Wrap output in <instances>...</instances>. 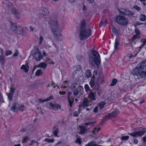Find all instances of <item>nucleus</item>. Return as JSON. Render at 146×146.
Masks as SVG:
<instances>
[{
    "instance_id": "obj_58",
    "label": "nucleus",
    "mask_w": 146,
    "mask_h": 146,
    "mask_svg": "<svg viewBox=\"0 0 146 146\" xmlns=\"http://www.w3.org/2000/svg\"><path fill=\"white\" fill-rule=\"evenodd\" d=\"M76 68L78 69V70L80 71L81 69V66L80 65H77L76 66Z\"/></svg>"
},
{
    "instance_id": "obj_62",
    "label": "nucleus",
    "mask_w": 146,
    "mask_h": 146,
    "mask_svg": "<svg viewBox=\"0 0 146 146\" xmlns=\"http://www.w3.org/2000/svg\"><path fill=\"white\" fill-rule=\"evenodd\" d=\"M41 13H42V14L43 15V16L45 15L46 14L44 11L43 10H41Z\"/></svg>"
},
{
    "instance_id": "obj_49",
    "label": "nucleus",
    "mask_w": 146,
    "mask_h": 146,
    "mask_svg": "<svg viewBox=\"0 0 146 146\" xmlns=\"http://www.w3.org/2000/svg\"><path fill=\"white\" fill-rule=\"evenodd\" d=\"M135 33L137 34L135 35H137L138 36H139V35L140 34V31L139 30L137 29H136L135 30Z\"/></svg>"
},
{
    "instance_id": "obj_25",
    "label": "nucleus",
    "mask_w": 146,
    "mask_h": 146,
    "mask_svg": "<svg viewBox=\"0 0 146 146\" xmlns=\"http://www.w3.org/2000/svg\"><path fill=\"white\" fill-rule=\"evenodd\" d=\"M53 129L55 130L53 132V134L55 136H57V134L59 132L58 128L56 127V126H55L53 127Z\"/></svg>"
},
{
    "instance_id": "obj_3",
    "label": "nucleus",
    "mask_w": 146,
    "mask_h": 146,
    "mask_svg": "<svg viewBox=\"0 0 146 146\" xmlns=\"http://www.w3.org/2000/svg\"><path fill=\"white\" fill-rule=\"evenodd\" d=\"M86 22L84 20L82 21L81 23L80 31V39L83 40L87 38L91 33L90 29H86Z\"/></svg>"
},
{
    "instance_id": "obj_18",
    "label": "nucleus",
    "mask_w": 146,
    "mask_h": 146,
    "mask_svg": "<svg viewBox=\"0 0 146 146\" xmlns=\"http://www.w3.org/2000/svg\"><path fill=\"white\" fill-rule=\"evenodd\" d=\"M79 127L80 130V132L79 133L80 134H84L87 131V129L82 125H79Z\"/></svg>"
},
{
    "instance_id": "obj_56",
    "label": "nucleus",
    "mask_w": 146,
    "mask_h": 146,
    "mask_svg": "<svg viewBox=\"0 0 146 146\" xmlns=\"http://www.w3.org/2000/svg\"><path fill=\"white\" fill-rule=\"evenodd\" d=\"M38 100L39 101V102L40 103H42L45 102H46V101H45V99L43 100L41 99H38Z\"/></svg>"
},
{
    "instance_id": "obj_19",
    "label": "nucleus",
    "mask_w": 146,
    "mask_h": 146,
    "mask_svg": "<svg viewBox=\"0 0 146 146\" xmlns=\"http://www.w3.org/2000/svg\"><path fill=\"white\" fill-rule=\"evenodd\" d=\"M140 41L143 43L141 44V46L138 47L139 51L146 44V38H142L141 39Z\"/></svg>"
},
{
    "instance_id": "obj_33",
    "label": "nucleus",
    "mask_w": 146,
    "mask_h": 146,
    "mask_svg": "<svg viewBox=\"0 0 146 146\" xmlns=\"http://www.w3.org/2000/svg\"><path fill=\"white\" fill-rule=\"evenodd\" d=\"M105 104V103L104 102H102L98 104V106L100 107V109H102Z\"/></svg>"
},
{
    "instance_id": "obj_42",
    "label": "nucleus",
    "mask_w": 146,
    "mask_h": 146,
    "mask_svg": "<svg viewBox=\"0 0 146 146\" xmlns=\"http://www.w3.org/2000/svg\"><path fill=\"white\" fill-rule=\"evenodd\" d=\"M12 53V51L9 50H7L5 52V54L7 56H8L9 55H10Z\"/></svg>"
},
{
    "instance_id": "obj_12",
    "label": "nucleus",
    "mask_w": 146,
    "mask_h": 146,
    "mask_svg": "<svg viewBox=\"0 0 146 146\" xmlns=\"http://www.w3.org/2000/svg\"><path fill=\"white\" fill-rule=\"evenodd\" d=\"M72 94V93L71 92H68L67 94V98L68 100V104L69 106L72 107V106L73 104L74 103V99L72 96H71H71Z\"/></svg>"
},
{
    "instance_id": "obj_43",
    "label": "nucleus",
    "mask_w": 146,
    "mask_h": 146,
    "mask_svg": "<svg viewBox=\"0 0 146 146\" xmlns=\"http://www.w3.org/2000/svg\"><path fill=\"white\" fill-rule=\"evenodd\" d=\"M96 121H94L93 122H88V123H85L84 124L85 125L87 126L88 125H91L95 123H96Z\"/></svg>"
},
{
    "instance_id": "obj_17",
    "label": "nucleus",
    "mask_w": 146,
    "mask_h": 146,
    "mask_svg": "<svg viewBox=\"0 0 146 146\" xmlns=\"http://www.w3.org/2000/svg\"><path fill=\"white\" fill-rule=\"evenodd\" d=\"M96 94V92L94 93L92 91L90 92V93L89 94V96L90 98L91 99L90 101L93 100L94 101L96 100V98L95 97V94Z\"/></svg>"
},
{
    "instance_id": "obj_28",
    "label": "nucleus",
    "mask_w": 146,
    "mask_h": 146,
    "mask_svg": "<svg viewBox=\"0 0 146 146\" xmlns=\"http://www.w3.org/2000/svg\"><path fill=\"white\" fill-rule=\"evenodd\" d=\"M140 20L142 21H145L146 20V16L144 14H141L140 15Z\"/></svg>"
},
{
    "instance_id": "obj_32",
    "label": "nucleus",
    "mask_w": 146,
    "mask_h": 146,
    "mask_svg": "<svg viewBox=\"0 0 146 146\" xmlns=\"http://www.w3.org/2000/svg\"><path fill=\"white\" fill-rule=\"evenodd\" d=\"M117 82V80L115 78H113L112 81V82L110 84V86H113L115 85Z\"/></svg>"
},
{
    "instance_id": "obj_30",
    "label": "nucleus",
    "mask_w": 146,
    "mask_h": 146,
    "mask_svg": "<svg viewBox=\"0 0 146 146\" xmlns=\"http://www.w3.org/2000/svg\"><path fill=\"white\" fill-rule=\"evenodd\" d=\"M16 90V89L15 88L13 87V86H11L10 88V91L9 92L10 93L14 94L15 91Z\"/></svg>"
},
{
    "instance_id": "obj_4",
    "label": "nucleus",
    "mask_w": 146,
    "mask_h": 146,
    "mask_svg": "<svg viewBox=\"0 0 146 146\" xmlns=\"http://www.w3.org/2000/svg\"><path fill=\"white\" fill-rule=\"evenodd\" d=\"M89 61L90 64L93 67L95 66L94 63L98 66L100 63V58L99 54L96 51L92 50L89 54Z\"/></svg>"
},
{
    "instance_id": "obj_55",
    "label": "nucleus",
    "mask_w": 146,
    "mask_h": 146,
    "mask_svg": "<svg viewBox=\"0 0 146 146\" xmlns=\"http://www.w3.org/2000/svg\"><path fill=\"white\" fill-rule=\"evenodd\" d=\"M138 142V140L136 139H134L133 143L134 144H137Z\"/></svg>"
},
{
    "instance_id": "obj_39",
    "label": "nucleus",
    "mask_w": 146,
    "mask_h": 146,
    "mask_svg": "<svg viewBox=\"0 0 146 146\" xmlns=\"http://www.w3.org/2000/svg\"><path fill=\"white\" fill-rule=\"evenodd\" d=\"M44 141L46 142H48V143H52L54 141V139H49L48 138H46L45 139Z\"/></svg>"
},
{
    "instance_id": "obj_8",
    "label": "nucleus",
    "mask_w": 146,
    "mask_h": 146,
    "mask_svg": "<svg viewBox=\"0 0 146 146\" xmlns=\"http://www.w3.org/2000/svg\"><path fill=\"white\" fill-rule=\"evenodd\" d=\"M71 89L73 92V94L75 96L77 95L79 93L78 89H79V91L80 92L81 90H83V87L80 85H78L76 83L73 84L71 86Z\"/></svg>"
},
{
    "instance_id": "obj_59",
    "label": "nucleus",
    "mask_w": 146,
    "mask_h": 146,
    "mask_svg": "<svg viewBox=\"0 0 146 146\" xmlns=\"http://www.w3.org/2000/svg\"><path fill=\"white\" fill-rule=\"evenodd\" d=\"M89 3H92L94 2V0H86Z\"/></svg>"
},
{
    "instance_id": "obj_31",
    "label": "nucleus",
    "mask_w": 146,
    "mask_h": 146,
    "mask_svg": "<svg viewBox=\"0 0 146 146\" xmlns=\"http://www.w3.org/2000/svg\"><path fill=\"white\" fill-rule=\"evenodd\" d=\"M42 72L41 70L39 69L37 70L35 73V75L36 76H38L42 75Z\"/></svg>"
},
{
    "instance_id": "obj_53",
    "label": "nucleus",
    "mask_w": 146,
    "mask_h": 146,
    "mask_svg": "<svg viewBox=\"0 0 146 146\" xmlns=\"http://www.w3.org/2000/svg\"><path fill=\"white\" fill-rule=\"evenodd\" d=\"M76 58L78 60H80L82 58V56L80 55H78L76 56Z\"/></svg>"
},
{
    "instance_id": "obj_38",
    "label": "nucleus",
    "mask_w": 146,
    "mask_h": 146,
    "mask_svg": "<svg viewBox=\"0 0 146 146\" xmlns=\"http://www.w3.org/2000/svg\"><path fill=\"white\" fill-rule=\"evenodd\" d=\"M110 114V115L111 117H112L116 116L117 114V112L114 111L112 112Z\"/></svg>"
},
{
    "instance_id": "obj_51",
    "label": "nucleus",
    "mask_w": 146,
    "mask_h": 146,
    "mask_svg": "<svg viewBox=\"0 0 146 146\" xmlns=\"http://www.w3.org/2000/svg\"><path fill=\"white\" fill-rule=\"evenodd\" d=\"M39 39L40 40V42L39 43V44H41L42 42L43 41V38L42 36H40V38H39Z\"/></svg>"
},
{
    "instance_id": "obj_26",
    "label": "nucleus",
    "mask_w": 146,
    "mask_h": 146,
    "mask_svg": "<svg viewBox=\"0 0 146 146\" xmlns=\"http://www.w3.org/2000/svg\"><path fill=\"white\" fill-rule=\"evenodd\" d=\"M76 137L77 139L75 141V143L80 144L81 143V138L78 135H76Z\"/></svg>"
},
{
    "instance_id": "obj_48",
    "label": "nucleus",
    "mask_w": 146,
    "mask_h": 146,
    "mask_svg": "<svg viewBox=\"0 0 146 146\" xmlns=\"http://www.w3.org/2000/svg\"><path fill=\"white\" fill-rule=\"evenodd\" d=\"M98 106L95 107L93 110V112L95 113H97L98 112Z\"/></svg>"
},
{
    "instance_id": "obj_64",
    "label": "nucleus",
    "mask_w": 146,
    "mask_h": 146,
    "mask_svg": "<svg viewBox=\"0 0 146 146\" xmlns=\"http://www.w3.org/2000/svg\"><path fill=\"white\" fill-rule=\"evenodd\" d=\"M143 141L144 142H146V135L143 138Z\"/></svg>"
},
{
    "instance_id": "obj_36",
    "label": "nucleus",
    "mask_w": 146,
    "mask_h": 146,
    "mask_svg": "<svg viewBox=\"0 0 146 146\" xmlns=\"http://www.w3.org/2000/svg\"><path fill=\"white\" fill-rule=\"evenodd\" d=\"M84 88L86 90V91L87 92L90 91V92L92 91L89 87L88 85L87 84H86L84 86Z\"/></svg>"
},
{
    "instance_id": "obj_41",
    "label": "nucleus",
    "mask_w": 146,
    "mask_h": 146,
    "mask_svg": "<svg viewBox=\"0 0 146 146\" xmlns=\"http://www.w3.org/2000/svg\"><path fill=\"white\" fill-rule=\"evenodd\" d=\"M97 72L96 71H94V75L93 76L92 78H91V80H93L94 81H96V79H95V75H97Z\"/></svg>"
},
{
    "instance_id": "obj_7",
    "label": "nucleus",
    "mask_w": 146,
    "mask_h": 146,
    "mask_svg": "<svg viewBox=\"0 0 146 146\" xmlns=\"http://www.w3.org/2000/svg\"><path fill=\"white\" fill-rule=\"evenodd\" d=\"M11 28L13 32L18 34H21L23 31V29L22 27L12 22L11 23Z\"/></svg>"
},
{
    "instance_id": "obj_29",
    "label": "nucleus",
    "mask_w": 146,
    "mask_h": 146,
    "mask_svg": "<svg viewBox=\"0 0 146 146\" xmlns=\"http://www.w3.org/2000/svg\"><path fill=\"white\" fill-rule=\"evenodd\" d=\"M47 66V64L44 62H41L39 64V67L41 68H43L44 69H45Z\"/></svg>"
},
{
    "instance_id": "obj_37",
    "label": "nucleus",
    "mask_w": 146,
    "mask_h": 146,
    "mask_svg": "<svg viewBox=\"0 0 146 146\" xmlns=\"http://www.w3.org/2000/svg\"><path fill=\"white\" fill-rule=\"evenodd\" d=\"M14 94L10 93L7 94V96L8 98V99L10 101L12 100L13 99V96Z\"/></svg>"
},
{
    "instance_id": "obj_10",
    "label": "nucleus",
    "mask_w": 146,
    "mask_h": 146,
    "mask_svg": "<svg viewBox=\"0 0 146 146\" xmlns=\"http://www.w3.org/2000/svg\"><path fill=\"white\" fill-rule=\"evenodd\" d=\"M146 132V128H143L141 131H137L131 133H128V134L133 137H137L138 136H141Z\"/></svg>"
},
{
    "instance_id": "obj_35",
    "label": "nucleus",
    "mask_w": 146,
    "mask_h": 146,
    "mask_svg": "<svg viewBox=\"0 0 146 146\" xmlns=\"http://www.w3.org/2000/svg\"><path fill=\"white\" fill-rule=\"evenodd\" d=\"M18 109L21 111H23L25 109V108L23 105H21L20 106L19 105V107Z\"/></svg>"
},
{
    "instance_id": "obj_23",
    "label": "nucleus",
    "mask_w": 146,
    "mask_h": 146,
    "mask_svg": "<svg viewBox=\"0 0 146 146\" xmlns=\"http://www.w3.org/2000/svg\"><path fill=\"white\" fill-rule=\"evenodd\" d=\"M92 74H91V71L90 70H87L85 72V77L87 78H89L92 77Z\"/></svg>"
},
{
    "instance_id": "obj_47",
    "label": "nucleus",
    "mask_w": 146,
    "mask_h": 146,
    "mask_svg": "<svg viewBox=\"0 0 146 146\" xmlns=\"http://www.w3.org/2000/svg\"><path fill=\"white\" fill-rule=\"evenodd\" d=\"M107 24L106 22H105V21H102L101 22L100 24V26H105Z\"/></svg>"
},
{
    "instance_id": "obj_2",
    "label": "nucleus",
    "mask_w": 146,
    "mask_h": 146,
    "mask_svg": "<svg viewBox=\"0 0 146 146\" xmlns=\"http://www.w3.org/2000/svg\"><path fill=\"white\" fill-rule=\"evenodd\" d=\"M52 32L58 40L61 41L62 38V36L60 33L59 27L58 25V22L56 19L51 20L49 22Z\"/></svg>"
},
{
    "instance_id": "obj_24",
    "label": "nucleus",
    "mask_w": 146,
    "mask_h": 146,
    "mask_svg": "<svg viewBox=\"0 0 146 146\" xmlns=\"http://www.w3.org/2000/svg\"><path fill=\"white\" fill-rule=\"evenodd\" d=\"M19 107V104L17 103H14L12 108H11V110L12 111H15L16 109L18 108Z\"/></svg>"
},
{
    "instance_id": "obj_61",
    "label": "nucleus",
    "mask_w": 146,
    "mask_h": 146,
    "mask_svg": "<svg viewBox=\"0 0 146 146\" xmlns=\"http://www.w3.org/2000/svg\"><path fill=\"white\" fill-rule=\"evenodd\" d=\"M127 56H128L129 58L130 59H131V58L133 56V55L132 54H128L127 55Z\"/></svg>"
},
{
    "instance_id": "obj_5",
    "label": "nucleus",
    "mask_w": 146,
    "mask_h": 146,
    "mask_svg": "<svg viewBox=\"0 0 146 146\" xmlns=\"http://www.w3.org/2000/svg\"><path fill=\"white\" fill-rule=\"evenodd\" d=\"M115 21L118 24L122 26H127L128 24V19L123 15H117Z\"/></svg>"
},
{
    "instance_id": "obj_44",
    "label": "nucleus",
    "mask_w": 146,
    "mask_h": 146,
    "mask_svg": "<svg viewBox=\"0 0 146 146\" xmlns=\"http://www.w3.org/2000/svg\"><path fill=\"white\" fill-rule=\"evenodd\" d=\"M133 7L138 11H139L141 9L140 7H138L137 5H135Z\"/></svg>"
},
{
    "instance_id": "obj_45",
    "label": "nucleus",
    "mask_w": 146,
    "mask_h": 146,
    "mask_svg": "<svg viewBox=\"0 0 146 146\" xmlns=\"http://www.w3.org/2000/svg\"><path fill=\"white\" fill-rule=\"evenodd\" d=\"M28 139L27 137H26L23 138V140L22 141V142L23 143H25L26 142L27 140Z\"/></svg>"
},
{
    "instance_id": "obj_63",
    "label": "nucleus",
    "mask_w": 146,
    "mask_h": 146,
    "mask_svg": "<svg viewBox=\"0 0 146 146\" xmlns=\"http://www.w3.org/2000/svg\"><path fill=\"white\" fill-rule=\"evenodd\" d=\"M83 6H84V7L82 8L83 10L84 11L86 10L87 9V8H86V6L84 4H83Z\"/></svg>"
},
{
    "instance_id": "obj_50",
    "label": "nucleus",
    "mask_w": 146,
    "mask_h": 146,
    "mask_svg": "<svg viewBox=\"0 0 146 146\" xmlns=\"http://www.w3.org/2000/svg\"><path fill=\"white\" fill-rule=\"evenodd\" d=\"M105 81L104 80V77L103 76H102L101 77V82L102 84L104 83Z\"/></svg>"
},
{
    "instance_id": "obj_14",
    "label": "nucleus",
    "mask_w": 146,
    "mask_h": 146,
    "mask_svg": "<svg viewBox=\"0 0 146 146\" xmlns=\"http://www.w3.org/2000/svg\"><path fill=\"white\" fill-rule=\"evenodd\" d=\"M140 37L137 35H134L129 40L132 44H135L140 39Z\"/></svg>"
},
{
    "instance_id": "obj_52",
    "label": "nucleus",
    "mask_w": 146,
    "mask_h": 146,
    "mask_svg": "<svg viewBox=\"0 0 146 146\" xmlns=\"http://www.w3.org/2000/svg\"><path fill=\"white\" fill-rule=\"evenodd\" d=\"M0 52L1 53V55H4V51L3 49L1 48H0Z\"/></svg>"
},
{
    "instance_id": "obj_20",
    "label": "nucleus",
    "mask_w": 146,
    "mask_h": 146,
    "mask_svg": "<svg viewBox=\"0 0 146 146\" xmlns=\"http://www.w3.org/2000/svg\"><path fill=\"white\" fill-rule=\"evenodd\" d=\"M49 105L51 106L54 109H60L61 107V106L57 104H53L52 102H50Z\"/></svg>"
},
{
    "instance_id": "obj_54",
    "label": "nucleus",
    "mask_w": 146,
    "mask_h": 146,
    "mask_svg": "<svg viewBox=\"0 0 146 146\" xmlns=\"http://www.w3.org/2000/svg\"><path fill=\"white\" fill-rule=\"evenodd\" d=\"M59 94L60 95H62L66 94V92L65 91H60Z\"/></svg>"
},
{
    "instance_id": "obj_13",
    "label": "nucleus",
    "mask_w": 146,
    "mask_h": 146,
    "mask_svg": "<svg viewBox=\"0 0 146 146\" xmlns=\"http://www.w3.org/2000/svg\"><path fill=\"white\" fill-rule=\"evenodd\" d=\"M37 52H35L33 54V58L36 61H39L42 59V56L41 55L38 48H37Z\"/></svg>"
},
{
    "instance_id": "obj_6",
    "label": "nucleus",
    "mask_w": 146,
    "mask_h": 146,
    "mask_svg": "<svg viewBox=\"0 0 146 146\" xmlns=\"http://www.w3.org/2000/svg\"><path fill=\"white\" fill-rule=\"evenodd\" d=\"M5 5L8 7V8H6V10L5 11L6 14H9L11 13L16 16L19 14V12L13 7V4L11 2H9L8 5L5 4Z\"/></svg>"
},
{
    "instance_id": "obj_57",
    "label": "nucleus",
    "mask_w": 146,
    "mask_h": 146,
    "mask_svg": "<svg viewBox=\"0 0 146 146\" xmlns=\"http://www.w3.org/2000/svg\"><path fill=\"white\" fill-rule=\"evenodd\" d=\"M18 54H19V52L17 51L16 52H15V53L13 54V56H15V57H16L17 56V55H18Z\"/></svg>"
},
{
    "instance_id": "obj_11",
    "label": "nucleus",
    "mask_w": 146,
    "mask_h": 146,
    "mask_svg": "<svg viewBox=\"0 0 146 146\" xmlns=\"http://www.w3.org/2000/svg\"><path fill=\"white\" fill-rule=\"evenodd\" d=\"M99 80L97 79L96 81H94L93 80H91L89 82L90 87L93 88V89L96 91L98 90L99 88Z\"/></svg>"
},
{
    "instance_id": "obj_16",
    "label": "nucleus",
    "mask_w": 146,
    "mask_h": 146,
    "mask_svg": "<svg viewBox=\"0 0 146 146\" xmlns=\"http://www.w3.org/2000/svg\"><path fill=\"white\" fill-rule=\"evenodd\" d=\"M28 63H26L25 65H22L21 67V69L23 70L25 72H27L29 69V67L28 65Z\"/></svg>"
},
{
    "instance_id": "obj_9",
    "label": "nucleus",
    "mask_w": 146,
    "mask_h": 146,
    "mask_svg": "<svg viewBox=\"0 0 146 146\" xmlns=\"http://www.w3.org/2000/svg\"><path fill=\"white\" fill-rule=\"evenodd\" d=\"M118 10L120 13L124 16H127L129 17H130L134 14V13L133 11L126 9L121 8L118 9Z\"/></svg>"
},
{
    "instance_id": "obj_40",
    "label": "nucleus",
    "mask_w": 146,
    "mask_h": 146,
    "mask_svg": "<svg viewBox=\"0 0 146 146\" xmlns=\"http://www.w3.org/2000/svg\"><path fill=\"white\" fill-rule=\"evenodd\" d=\"M129 136H122L121 138V139L123 141H125L127 140L129 138Z\"/></svg>"
},
{
    "instance_id": "obj_15",
    "label": "nucleus",
    "mask_w": 146,
    "mask_h": 146,
    "mask_svg": "<svg viewBox=\"0 0 146 146\" xmlns=\"http://www.w3.org/2000/svg\"><path fill=\"white\" fill-rule=\"evenodd\" d=\"M120 45L119 38L117 36L115 40V42L114 44L115 49L116 50L118 49V47Z\"/></svg>"
},
{
    "instance_id": "obj_34",
    "label": "nucleus",
    "mask_w": 146,
    "mask_h": 146,
    "mask_svg": "<svg viewBox=\"0 0 146 146\" xmlns=\"http://www.w3.org/2000/svg\"><path fill=\"white\" fill-rule=\"evenodd\" d=\"M112 31L114 34L117 35L119 33V31L117 30L114 27H113L112 28Z\"/></svg>"
},
{
    "instance_id": "obj_1",
    "label": "nucleus",
    "mask_w": 146,
    "mask_h": 146,
    "mask_svg": "<svg viewBox=\"0 0 146 146\" xmlns=\"http://www.w3.org/2000/svg\"><path fill=\"white\" fill-rule=\"evenodd\" d=\"M134 76H136L138 79L146 77V60L140 63L132 71Z\"/></svg>"
},
{
    "instance_id": "obj_22",
    "label": "nucleus",
    "mask_w": 146,
    "mask_h": 146,
    "mask_svg": "<svg viewBox=\"0 0 146 146\" xmlns=\"http://www.w3.org/2000/svg\"><path fill=\"white\" fill-rule=\"evenodd\" d=\"M89 101L87 98H85L82 102V105L84 107H87L88 106Z\"/></svg>"
},
{
    "instance_id": "obj_60",
    "label": "nucleus",
    "mask_w": 146,
    "mask_h": 146,
    "mask_svg": "<svg viewBox=\"0 0 146 146\" xmlns=\"http://www.w3.org/2000/svg\"><path fill=\"white\" fill-rule=\"evenodd\" d=\"M74 116H76V117H78V112L77 111H75L74 112Z\"/></svg>"
},
{
    "instance_id": "obj_27",
    "label": "nucleus",
    "mask_w": 146,
    "mask_h": 146,
    "mask_svg": "<svg viewBox=\"0 0 146 146\" xmlns=\"http://www.w3.org/2000/svg\"><path fill=\"white\" fill-rule=\"evenodd\" d=\"M0 61L3 65L5 63L6 60H5L4 55H1L0 56Z\"/></svg>"
},
{
    "instance_id": "obj_46",
    "label": "nucleus",
    "mask_w": 146,
    "mask_h": 146,
    "mask_svg": "<svg viewBox=\"0 0 146 146\" xmlns=\"http://www.w3.org/2000/svg\"><path fill=\"white\" fill-rule=\"evenodd\" d=\"M53 98V96H50L49 97L47 98H46L45 99V101L46 102H47L48 101H49L51 99H52Z\"/></svg>"
},
{
    "instance_id": "obj_21",
    "label": "nucleus",
    "mask_w": 146,
    "mask_h": 146,
    "mask_svg": "<svg viewBox=\"0 0 146 146\" xmlns=\"http://www.w3.org/2000/svg\"><path fill=\"white\" fill-rule=\"evenodd\" d=\"M110 118H111V117L110 116V114L108 115H105L103 118L101 122L100 123V124L102 125L104 122H105L106 121L108 120Z\"/></svg>"
}]
</instances>
